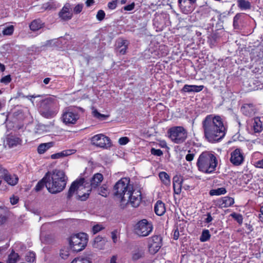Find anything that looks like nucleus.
Masks as SVG:
<instances>
[{"label":"nucleus","instance_id":"5701e85b","mask_svg":"<svg viewBox=\"0 0 263 263\" xmlns=\"http://www.w3.org/2000/svg\"><path fill=\"white\" fill-rule=\"evenodd\" d=\"M48 173H47L45 176L37 182L34 188L35 191H40L45 186H46V185H48L49 181H50V177L48 176Z\"/></svg>","mask_w":263,"mask_h":263},{"label":"nucleus","instance_id":"6e6d98bb","mask_svg":"<svg viewBox=\"0 0 263 263\" xmlns=\"http://www.w3.org/2000/svg\"><path fill=\"white\" fill-rule=\"evenodd\" d=\"M135 6V3L133 2L132 3H131L129 5L125 6L123 7V9L125 11H132V10H133L134 9Z\"/></svg>","mask_w":263,"mask_h":263},{"label":"nucleus","instance_id":"72a5a7b5","mask_svg":"<svg viewBox=\"0 0 263 263\" xmlns=\"http://www.w3.org/2000/svg\"><path fill=\"white\" fill-rule=\"evenodd\" d=\"M211 235L208 230H203L201 235L200 237V240L201 242H205L210 239Z\"/></svg>","mask_w":263,"mask_h":263},{"label":"nucleus","instance_id":"423d86ee","mask_svg":"<svg viewBox=\"0 0 263 263\" xmlns=\"http://www.w3.org/2000/svg\"><path fill=\"white\" fill-rule=\"evenodd\" d=\"M168 137L176 144L183 143L187 137V130L182 126H173L167 131Z\"/></svg>","mask_w":263,"mask_h":263},{"label":"nucleus","instance_id":"2f4dec72","mask_svg":"<svg viewBox=\"0 0 263 263\" xmlns=\"http://www.w3.org/2000/svg\"><path fill=\"white\" fill-rule=\"evenodd\" d=\"M18 257V254L15 253L12 250V252L8 256L7 263H16Z\"/></svg>","mask_w":263,"mask_h":263},{"label":"nucleus","instance_id":"f03ea898","mask_svg":"<svg viewBox=\"0 0 263 263\" xmlns=\"http://www.w3.org/2000/svg\"><path fill=\"white\" fill-rule=\"evenodd\" d=\"M196 164L200 172L205 174H211L216 170L218 160L213 153L203 152L199 155Z\"/></svg>","mask_w":263,"mask_h":263},{"label":"nucleus","instance_id":"412c9836","mask_svg":"<svg viewBox=\"0 0 263 263\" xmlns=\"http://www.w3.org/2000/svg\"><path fill=\"white\" fill-rule=\"evenodd\" d=\"M75 152L76 150L72 149H66L62 151L59 153L52 154L50 156V158L52 159H60L73 154L75 153Z\"/></svg>","mask_w":263,"mask_h":263},{"label":"nucleus","instance_id":"dca6fc26","mask_svg":"<svg viewBox=\"0 0 263 263\" xmlns=\"http://www.w3.org/2000/svg\"><path fill=\"white\" fill-rule=\"evenodd\" d=\"M251 58L256 62L260 61L263 63V43L252 50Z\"/></svg>","mask_w":263,"mask_h":263},{"label":"nucleus","instance_id":"603ef678","mask_svg":"<svg viewBox=\"0 0 263 263\" xmlns=\"http://www.w3.org/2000/svg\"><path fill=\"white\" fill-rule=\"evenodd\" d=\"M151 153L152 154L157 156H160L163 155V152L161 150L159 149H155L154 148H152L151 149Z\"/></svg>","mask_w":263,"mask_h":263},{"label":"nucleus","instance_id":"7ed1b4c3","mask_svg":"<svg viewBox=\"0 0 263 263\" xmlns=\"http://www.w3.org/2000/svg\"><path fill=\"white\" fill-rule=\"evenodd\" d=\"M67 178L65 173L61 170H54L51 175L46 188L51 194H57L62 192L66 186Z\"/></svg>","mask_w":263,"mask_h":263},{"label":"nucleus","instance_id":"39448f33","mask_svg":"<svg viewBox=\"0 0 263 263\" xmlns=\"http://www.w3.org/2000/svg\"><path fill=\"white\" fill-rule=\"evenodd\" d=\"M87 241V235L85 233L74 234L69 238V243L71 249L76 252L83 250L86 246Z\"/></svg>","mask_w":263,"mask_h":263},{"label":"nucleus","instance_id":"4be33fe9","mask_svg":"<svg viewBox=\"0 0 263 263\" xmlns=\"http://www.w3.org/2000/svg\"><path fill=\"white\" fill-rule=\"evenodd\" d=\"M203 85H185L182 88L181 91L184 92H200L203 89Z\"/></svg>","mask_w":263,"mask_h":263},{"label":"nucleus","instance_id":"0e129e2a","mask_svg":"<svg viewBox=\"0 0 263 263\" xmlns=\"http://www.w3.org/2000/svg\"><path fill=\"white\" fill-rule=\"evenodd\" d=\"M256 166L258 168H263V159L257 161L256 162Z\"/></svg>","mask_w":263,"mask_h":263},{"label":"nucleus","instance_id":"2eb2a0df","mask_svg":"<svg viewBox=\"0 0 263 263\" xmlns=\"http://www.w3.org/2000/svg\"><path fill=\"white\" fill-rule=\"evenodd\" d=\"M84 182L85 179L84 178H81L73 181L69 189L67 194V198L68 199H71L76 192H77L81 186H83Z\"/></svg>","mask_w":263,"mask_h":263},{"label":"nucleus","instance_id":"b1692460","mask_svg":"<svg viewBox=\"0 0 263 263\" xmlns=\"http://www.w3.org/2000/svg\"><path fill=\"white\" fill-rule=\"evenodd\" d=\"M4 180L10 185L14 186L18 181V177L16 175H11L7 173L6 175L5 176Z\"/></svg>","mask_w":263,"mask_h":263},{"label":"nucleus","instance_id":"6e6552de","mask_svg":"<svg viewBox=\"0 0 263 263\" xmlns=\"http://www.w3.org/2000/svg\"><path fill=\"white\" fill-rule=\"evenodd\" d=\"M153 226L151 222L143 219L139 221L134 226V233L141 237L147 236L152 232Z\"/></svg>","mask_w":263,"mask_h":263},{"label":"nucleus","instance_id":"052dcab7","mask_svg":"<svg viewBox=\"0 0 263 263\" xmlns=\"http://www.w3.org/2000/svg\"><path fill=\"white\" fill-rule=\"evenodd\" d=\"M89 195V193H85L82 196L79 195L78 199H80L82 201H84L88 198Z\"/></svg>","mask_w":263,"mask_h":263},{"label":"nucleus","instance_id":"79ce46f5","mask_svg":"<svg viewBox=\"0 0 263 263\" xmlns=\"http://www.w3.org/2000/svg\"><path fill=\"white\" fill-rule=\"evenodd\" d=\"M83 8V4H77L73 9V13L76 14H79L81 13Z\"/></svg>","mask_w":263,"mask_h":263},{"label":"nucleus","instance_id":"c756f323","mask_svg":"<svg viewBox=\"0 0 263 263\" xmlns=\"http://www.w3.org/2000/svg\"><path fill=\"white\" fill-rule=\"evenodd\" d=\"M22 140L18 137H14L12 138H9L7 140L8 144L9 147H13L18 144H21L22 143Z\"/></svg>","mask_w":263,"mask_h":263},{"label":"nucleus","instance_id":"864d4df0","mask_svg":"<svg viewBox=\"0 0 263 263\" xmlns=\"http://www.w3.org/2000/svg\"><path fill=\"white\" fill-rule=\"evenodd\" d=\"M8 172V170L6 168L0 166V180L1 178H5V176L6 175L7 173Z\"/></svg>","mask_w":263,"mask_h":263},{"label":"nucleus","instance_id":"bf43d9fd","mask_svg":"<svg viewBox=\"0 0 263 263\" xmlns=\"http://www.w3.org/2000/svg\"><path fill=\"white\" fill-rule=\"evenodd\" d=\"M7 220L6 216L0 212V226L4 224Z\"/></svg>","mask_w":263,"mask_h":263},{"label":"nucleus","instance_id":"37998d69","mask_svg":"<svg viewBox=\"0 0 263 263\" xmlns=\"http://www.w3.org/2000/svg\"><path fill=\"white\" fill-rule=\"evenodd\" d=\"M12 80L11 76L10 74L5 76L1 78L0 82L4 83L6 85L9 84Z\"/></svg>","mask_w":263,"mask_h":263},{"label":"nucleus","instance_id":"473e14b6","mask_svg":"<svg viewBox=\"0 0 263 263\" xmlns=\"http://www.w3.org/2000/svg\"><path fill=\"white\" fill-rule=\"evenodd\" d=\"M71 263H91V260L88 257H79L75 258Z\"/></svg>","mask_w":263,"mask_h":263},{"label":"nucleus","instance_id":"5fc2aeb1","mask_svg":"<svg viewBox=\"0 0 263 263\" xmlns=\"http://www.w3.org/2000/svg\"><path fill=\"white\" fill-rule=\"evenodd\" d=\"M184 179L180 175H176L173 178V182L181 183H182Z\"/></svg>","mask_w":263,"mask_h":263},{"label":"nucleus","instance_id":"ea45409f","mask_svg":"<svg viewBox=\"0 0 263 263\" xmlns=\"http://www.w3.org/2000/svg\"><path fill=\"white\" fill-rule=\"evenodd\" d=\"M144 252L142 251H138V252H136L133 254L132 258L134 260H137L141 258L144 257Z\"/></svg>","mask_w":263,"mask_h":263},{"label":"nucleus","instance_id":"a211bd4d","mask_svg":"<svg viewBox=\"0 0 263 263\" xmlns=\"http://www.w3.org/2000/svg\"><path fill=\"white\" fill-rule=\"evenodd\" d=\"M241 111L246 116L252 117L255 115L256 110L252 104H245L241 107Z\"/></svg>","mask_w":263,"mask_h":263},{"label":"nucleus","instance_id":"f704fd0d","mask_svg":"<svg viewBox=\"0 0 263 263\" xmlns=\"http://www.w3.org/2000/svg\"><path fill=\"white\" fill-rule=\"evenodd\" d=\"M127 41L125 40H122L121 42L119 43L118 47L121 48L122 46L124 47L121 49L119 51L120 54L124 55L126 53V50L128 47V45L126 44Z\"/></svg>","mask_w":263,"mask_h":263},{"label":"nucleus","instance_id":"bb28decb","mask_svg":"<svg viewBox=\"0 0 263 263\" xmlns=\"http://www.w3.org/2000/svg\"><path fill=\"white\" fill-rule=\"evenodd\" d=\"M253 129L255 133H260L262 129V123L258 118L254 119L253 123Z\"/></svg>","mask_w":263,"mask_h":263},{"label":"nucleus","instance_id":"8fccbe9b","mask_svg":"<svg viewBox=\"0 0 263 263\" xmlns=\"http://www.w3.org/2000/svg\"><path fill=\"white\" fill-rule=\"evenodd\" d=\"M190 180L187 179H184L182 182V188L185 190H189L191 187V185L189 183Z\"/></svg>","mask_w":263,"mask_h":263},{"label":"nucleus","instance_id":"f3484780","mask_svg":"<svg viewBox=\"0 0 263 263\" xmlns=\"http://www.w3.org/2000/svg\"><path fill=\"white\" fill-rule=\"evenodd\" d=\"M234 203V200L233 198L226 196L217 200L216 205L220 208H224L231 206Z\"/></svg>","mask_w":263,"mask_h":263},{"label":"nucleus","instance_id":"e2e57ef3","mask_svg":"<svg viewBox=\"0 0 263 263\" xmlns=\"http://www.w3.org/2000/svg\"><path fill=\"white\" fill-rule=\"evenodd\" d=\"M179 233L178 230L177 229H175L173 233V238L175 240H177L179 238Z\"/></svg>","mask_w":263,"mask_h":263},{"label":"nucleus","instance_id":"aec40b11","mask_svg":"<svg viewBox=\"0 0 263 263\" xmlns=\"http://www.w3.org/2000/svg\"><path fill=\"white\" fill-rule=\"evenodd\" d=\"M45 26V23L43 22L41 18H36L33 20L29 24V28L32 31H36L43 28Z\"/></svg>","mask_w":263,"mask_h":263},{"label":"nucleus","instance_id":"a19ab883","mask_svg":"<svg viewBox=\"0 0 263 263\" xmlns=\"http://www.w3.org/2000/svg\"><path fill=\"white\" fill-rule=\"evenodd\" d=\"M182 183L173 182L174 191L175 194H179L180 193L182 189Z\"/></svg>","mask_w":263,"mask_h":263},{"label":"nucleus","instance_id":"c9c22d12","mask_svg":"<svg viewBox=\"0 0 263 263\" xmlns=\"http://www.w3.org/2000/svg\"><path fill=\"white\" fill-rule=\"evenodd\" d=\"M92 115L96 118L101 120H105L108 117V116L107 115H105L100 113L97 109H95L94 110H93Z\"/></svg>","mask_w":263,"mask_h":263},{"label":"nucleus","instance_id":"9b49d317","mask_svg":"<svg viewBox=\"0 0 263 263\" xmlns=\"http://www.w3.org/2000/svg\"><path fill=\"white\" fill-rule=\"evenodd\" d=\"M126 193V199L127 198V203L129 202L132 206L137 207L139 206L141 200V193L139 190H135L131 187Z\"/></svg>","mask_w":263,"mask_h":263},{"label":"nucleus","instance_id":"e433bc0d","mask_svg":"<svg viewBox=\"0 0 263 263\" xmlns=\"http://www.w3.org/2000/svg\"><path fill=\"white\" fill-rule=\"evenodd\" d=\"M230 216L234 219L239 223V224L241 225L242 223L243 217L240 214L234 212L231 214Z\"/></svg>","mask_w":263,"mask_h":263},{"label":"nucleus","instance_id":"f257e3e1","mask_svg":"<svg viewBox=\"0 0 263 263\" xmlns=\"http://www.w3.org/2000/svg\"><path fill=\"white\" fill-rule=\"evenodd\" d=\"M202 126L204 137L210 142H218L225 136L227 129L219 116H206L202 122Z\"/></svg>","mask_w":263,"mask_h":263},{"label":"nucleus","instance_id":"f8f14e48","mask_svg":"<svg viewBox=\"0 0 263 263\" xmlns=\"http://www.w3.org/2000/svg\"><path fill=\"white\" fill-rule=\"evenodd\" d=\"M162 240V237L159 235H154L148 239V247L151 253L155 254L159 251L161 246Z\"/></svg>","mask_w":263,"mask_h":263},{"label":"nucleus","instance_id":"4d7b16f0","mask_svg":"<svg viewBox=\"0 0 263 263\" xmlns=\"http://www.w3.org/2000/svg\"><path fill=\"white\" fill-rule=\"evenodd\" d=\"M117 233L118 231L117 230H115L111 232V238L114 243H116L117 242Z\"/></svg>","mask_w":263,"mask_h":263},{"label":"nucleus","instance_id":"338daca9","mask_svg":"<svg viewBox=\"0 0 263 263\" xmlns=\"http://www.w3.org/2000/svg\"><path fill=\"white\" fill-rule=\"evenodd\" d=\"M159 178L161 181L164 182V172H161L159 174Z\"/></svg>","mask_w":263,"mask_h":263},{"label":"nucleus","instance_id":"774afa93","mask_svg":"<svg viewBox=\"0 0 263 263\" xmlns=\"http://www.w3.org/2000/svg\"><path fill=\"white\" fill-rule=\"evenodd\" d=\"M95 3V0H87L86 2V5L87 7H90Z\"/></svg>","mask_w":263,"mask_h":263},{"label":"nucleus","instance_id":"c03bdc74","mask_svg":"<svg viewBox=\"0 0 263 263\" xmlns=\"http://www.w3.org/2000/svg\"><path fill=\"white\" fill-rule=\"evenodd\" d=\"M105 16V13L102 10H99L97 14L96 18L99 21H102L104 20Z\"/></svg>","mask_w":263,"mask_h":263},{"label":"nucleus","instance_id":"a878e982","mask_svg":"<svg viewBox=\"0 0 263 263\" xmlns=\"http://www.w3.org/2000/svg\"><path fill=\"white\" fill-rule=\"evenodd\" d=\"M53 145L54 142H53L41 143L37 147V153L39 154H43L45 153L50 148L53 147Z\"/></svg>","mask_w":263,"mask_h":263},{"label":"nucleus","instance_id":"7c9ffc66","mask_svg":"<svg viewBox=\"0 0 263 263\" xmlns=\"http://www.w3.org/2000/svg\"><path fill=\"white\" fill-rule=\"evenodd\" d=\"M227 192L226 189L224 187H220L217 189L211 190L210 191V195L211 196H218L223 195Z\"/></svg>","mask_w":263,"mask_h":263},{"label":"nucleus","instance_id":"de8ad7c7","mask_svg":"<svg viewBox=\"0 0 263 263\" xmlns=\"http://www.w3.org/2000/svg\"><path fill=\"white\" fill-rule=\"evenodd\" d=\"M103 229H104V228L102 227V225L99 224H97L95 225L92 227V231L93 234H96L98 232H99L100 231H101Z\"/></svg>","mask_w":263,"mask_h":263},{"label":"nucleus","instance_id":"58836bf2","mask_svg":"<svg viewBox=\"0 0 263 263\" xmlns=\"http://www.w3.org/2000/svg\"><path fill=\"white\" fill-rule=\"evenodd\" d=\"M14 30V26L13 25H10L3 30V33L5 35H11L13 33Z\"/></svg>","mask_w":263,"mask_h":263},{"label":"nucleus","instance_id":"20e7f679","mask_svg":"<svg viewBox=\"0 0 263 263\" xmlns=\"http://www.w3.org/2000/svg\"><path fill=\"white\" fill-rule=\"evenodd\" d=\"M41 115L47 119L53 118L58 113L57 100L53 98L49 97L42 100L40 106Z\"/></svg>","mask_w":263,"mask_h":263},{"label":"nucleus","instance_id":"09e8293b","mask_svg":"<svg viewBox=\"0 0 263 263\" xmlns=\"http://www.w3.org/2000/svg\"><path fill=\"white\" fill-rule=\"evenodd\" d=\"M117 2L118 0H112L111 2H109L107 4L108 8L110 10L115 9L117 6Z\"/></svg>","mask_w":263,"mask_h":263},{"label":"nucleus","instance_id":"ddd939ff","mask_svg":"<svg viewBox=\"0 0 263 263\" xmlns=\"http://www.w3.org/2000/svg\"><path fill=\"white\" fill-rule=\"evenodd\" d=\"M244 159L243 154L240 148H236L231 153L230 161L235 166L241 165Z\"/></svg>","mask_w":263,"mask_h":263},{"label":"nucleus","instance_id":"c85d7f7f","mask_svg":"<svg viewBox=\"0 0 263 263\" xmlns=\"http://www.w3.org/2000/svg\"><path fill=\"white\" fill-rule=\"evenodd\" d=\"M109 193L108 186L106 184H103L98 188V194L103 197H106Z\"/></svg>","mask_w":263,"mask_h":263},{"label":"nucleus","instance_id":"4c0bfd02","mask_svg":"<svg viewBox=\"0 0 263 263\" xmlns=\"http://www.w3.org/2000/svg\"><path fill=\"white\" fill-rule=\"evenodd\" d=\"M69 248H64L61 249L60 252V256L62 258L65 259L67 258V257L69 256Z\"/></svg>","mask_w":263,"mask_h":263},{"label":"nucleus","instance_id":"9d476101","mask_svg":"<svg viewBox=\"0 0 263 263\" xmlns=\"http://www.w3.org/2000/svg\"><path fill=\"white\" fill-rule=\"evenodd\" d=\"M90 142L92 145L103 149H107L112 146L110 138L102 134H97L92 137Z\"/></svg>","mask_w":263,"mask_h":263},{"label":"nucleus","instance_id":"69168bd1","mask_svg":"<svg viewBox=\"0 0 263 263\" xmlns=\"http://www.w3.org/2000/svg\"><path fill=\"white\" fill-rule=\"evenodd\" d=\"M242 15V13H237L234 17L233 20L234 22H238V20L240 19Z\"/></svg>","mask_w":263,"mask_h":263},{"label":"nucleus","instance_id":"49530a36","mask_svg":"<svg viewBox=\"0 0 263 263\" xmlns=\"http://www.w3.org/2000/svg\"><path fill=\"white\" fill-rule=\"evenodd\" d=\"M35 259V254L32 252H29V254L26 256V259L28 262H32Z\"/></svg>","mask_w":263,"mask_h":263},{"label":"nucleus","instance_id":"4468645a","mask_svg":"<svg viewBox=\"0 0 263 263\" xmlns=\"http://www.w3.org/2000/svg\"><path fill=\"white\" fill-rule=\"evenodd\" d=\"M71 5L69 3H66L58 13L59 17L63 21H67L71 20L73 16V12L71 11Z\"/></svg>","mask_w":263,"mask_h":263},{"label":"nucleus","instance_id":"680f3d73","mask_svg":"<svg viewBox=\"0 0 263 263\" xmlns=\"http://www.w3.org/2000/svg\"><path fill=\"white\" fill-rule=\"evenodd\" d=\"M207 216V217L205 219L204 221L205 223H210L211 222L212 220H213V218L211 216V215L210 213H208L206 215Z\"/></svg>","mask_w":263,"mask_h":263},{"label":"nucleus","instance_id":"3c124183","mask_svg":"<svg viewBox=\"0 0 263 263\" xmlns=\"http://www.w3.org/2000/svg\"><path fill=\"white\" fill-rule=\"evenodd\" d=\"M129 139L127 137H121V138H119V141H118L120 145H122L127 144L129 142Z\"/></svg>","mask_w":263,"mask_h":263},{"label":"nucleus","instance_id":"393cba45","mask_svg":"<svg viewBox=\"0 0 263 263\" xmlns=\"http://www.w3.org/2000/svg\"><path fill=\"white\" fill-rule=\"evenodd\" d=\"M154 211L158 216L163 215L164 214V203L161 200H158L154 206Z\"/></svg>","mask_w":263,"mask_h":263},{"label":"nucleus","instance_id":"1a4fd4ad","mask_svg":"<svg viewBox=\"0 0 263 263\" xmlns=\"http://www.w3.org/2000/svg\"><path fill=\"white\" fill-rule=\"evenodd\" d=\"M80 118L78 111L70 107L64 109L61 116V120L67 125L76 124Z\"/></svg>","mask_w":263,"mask_h":263},{"label":"nucleus","instance_id":"cd10ccee","mask_svg":"<svg viewBox=\"0 0 263 263\" xmlns=\"http://www.w3.org/2000/svg\"><path fill=\"white\" fill-rule=\"evenodd\" d=\"M238 7L241 10L250 9L251 5L250 2L246 0H237Z\"/></svg>","mask_w":263,"mask_h":263},{"label":"nucleus","instance_id":"6ab92c4d","mask_svg":"<svg viewBox=\"0 0 263 263\" xmlns=\"http://www.w3.org/2000/svg\"><path fill=\"white\" fill-rule=\"evenodd\" d=\"M103 178V176L102 174H95L90 180V186L91 189H97L102 182Z\"/></svg>","mask_w":263,"mask_h":263},{"label":"nucleus","instance_id":"13d9d810","mask_svg":"<svg viewBox=\"0 0 263 263\" xmlns=\"http://www.w3.org/2000/svg\"><path fill=\"white\" fill-rule=\"evenodd\" d=\"M10 202L12 205L16 204L18 201V198L16 196H13L10 198Z\"/></svg>","mask_w":263,"mask_h":263},{"label":"nucleus","instance_id":"a18cd8bd","mask_svg":"<svg viewBox=\"0 0 263 263\" xmlns=\"http://www.w3.org/2000/svg\"><path fill=\"white\" fill-rule=\"evenodd\" d=\"M195 153L192 152L191 150L188 151V154L185 156V159L188 162L192 161L195 157Z\"/></svg>","mask_w":263,"mask_h":263},{"label":"nucleus","instance_id":"0eeeda50","mask_svg":"<svg viewBox=\"0 0 263 263\" xmlns=\"http://www.w3.org/2000/svg\"><path fill=\"white\" fill-rule=\"evenodd\" d=\"M129 180L127 178H122L120 179L114 186L115 191V195L121 199V202H123L126 200V195L129 189Z\"/></svg>","mask_w":263,"mask_h":263}]
</instances>
